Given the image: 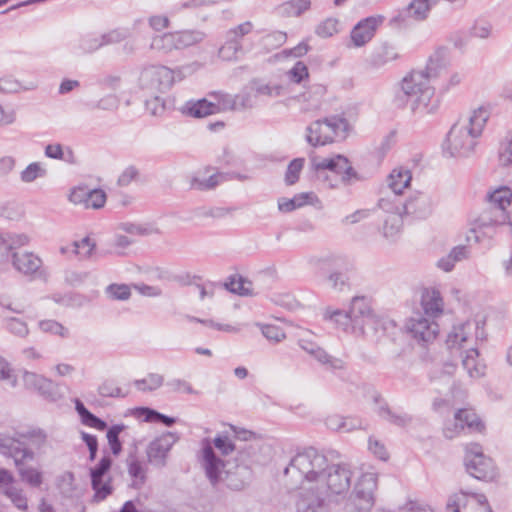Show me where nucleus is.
Masks as SVG:
<instances>
[{"instance_id": "0eeeda50", "label": "nucleus", "mask_w": 512, "mask_h": 512, "mask_svg": "<svg viewBox=\"0 0 512 512\" xmlns=\"http://www.w3.org/2000/svg\"><path fill=\"white\" fill-rule=\"evenodd\" d=\"M507 219L506 212L487 206L472 223L466 237L467 241L473 239L475 243H479L482 236L491 237L495 233V228L506 224Z\"/></svg>"}, {"instance_id": "4468645a", "label": "nucleus", "mask_w": 512, "mask_h": 512, "mask_svg": "<svg viewBox=\"0 0 512 512\" xmlns=\"http://www.w3.org/2000/svg\"><path fill=\"white\" fill-rule=\"evenodd\" d=\"M432 197L423 192H415L403 203V214L411 215L416 219H425L433 211Z\"/></svg>"}, {"instance_id": "6ab92c4d", "label": "nucleus", "mask_w": 512, "mask_h": 512, "mask_svg": "<svg viewBox=\"0 0 512 512\" xmlns=\"http://www.w3.org/2000/svg\"><path fill=\"white\" fill-rule=\"evenodd\" d=\"M298 345L301 349H303L308 354L313 356L320 363L328 364L334 370H340L344 368V363L342 360L330 356L324 349H322L316 343L310 340L300 339L298 341Z\"/></svg>"}, {"instance_id": "c03bdc74", "label": "nucleus", "mask_w": 512, "mask_h": 512, "mask_svg": "<svg viewBox=\"0 0 512 512\" xmlns=\"http://www.w3.org/2000/svg\"><path fill=\"white\" fill-rule=\"evenodd\" d=\"M325 319L335 322V324L344 331H347L350 326L352 327V315L350 311L335 310L331 313L327 311L325 313Z\"/></svg>"}, {"instance_id": "a878e982", "label": "nucleus", "mask_w": 512, "mask_h": 512, "mask_svg": "<svg viewBox=\"0 0 512 512\" xmlns=\"http://www.w3.org/2000/svg\"><path fill=\"white\" fill-rule=\"evenodd\" d=\"M313 200H317V196L314 192H302L296 194L293 198H280L278 200V209L281 212L289 213L297 208H301L308 203H313Z\"/></svg>"}, {"instance_id": "f257e3e1", "label": "nucleus", "mask_w": 512, "mask_h": 512, "mask_svg": "<svg viewBox=\"0 0 512 512\" xmlns=\"http://www.w3.org/2000/svg\"><path fill=\"white\" fill-rule=\"evenodd\" d=\"M446 48H439L430 56L424 70H413L402 81V94L410 102L415 115L435 114L440 107V98L430 81L440 76L445 69Z\"/></svg>"}, {"instance_id": "09e8293b", "label": "nucleus", "mask_w": 512, "mask_h": 512, "mask_svg": "<svg viewBox=\"0 0 512 512\" xmlns=\"http://www.w3.org/2000/svg\"><path fill=\"white\" fill-rule=\"evenodd\" d=\"M338 25V19L327 18L317 26L315 33L322 38L332 37L334 34L338 33Z\"/></svg>"}, {"instance_id": "5701e85b", "label": "nucleus", "mask_w": 512, "mask_h": 512, "mask_svg": "<svg viewBox=\"0 0 512 512\" xmlns=\"http://www.w3.org/2000/svg\"><path fill=\"white\" fill-rule=\"evenodd\" d=\"M182 111L188 116L203 118L219 113L220 107L219 105H216V103L210 102L206 98H202L197 101H188Z\"/></svg>"}, {"instance_id": "1a4fd4ad", "label": "nucleus", "mask_w": 512, "mask_h": 512, "mask_svg": "<svg viewBox=\"0 0 512 512\" xmlns=\"http://www.w3.org/2000/svg\"><path fill=\"white\" fill-rule=\"evenodd\" d=\"M113 460L109 455H104L100 461L90 468L91 487L94 490V499L102 501L113 492L111 477L108 473L112 467Z\"/></svg>"}, {"instance_id": "3c124183", "label": "nucleus", "mask_w": 512, "mask_h": 512, "mask_svg": "<svg viewBox=\"0 0 512 512\" xmlns=\"http://www.w3.org/2000/svg\"><path fill=\"white\" fill-rule=\"evenodd\" d=\"M164 378L160 374L150 373L147 379L136 380L135 385L143 391H153L162 386Z\"/></svg>"}, {"instance_id": "e2e57ef3", "label": "nucleus", "mask_w": 512, "mask_h": 512, "mask_svg": "<svg viewBox=\"0 0 512 512\" xmlns=\"http://www.w3.org/2000/svg\"><path fill=\"white\" fill-rule=\"evenodd\" d=\"M98 393L102 397H125L126 394L122 393L121 388L115 386L113 381L107 380L103 382L99 388Z\"/></svg>"}, {"instance_id": "c9c22d12", "label": "nucleus", "mask_w": 512, "mask_h": 512, "mask_svg": "<svg viewBox=\"0 0 512 512\" xmlns=\"http://www.w3.org/2000/svg\"><path fill=\"white\" fill-rule=\"evenodd\" d=\"M126 426L124 424H115L107 429V440L113 455L118 456L122 452V442L119 435Z\"/></svg>"}, {"instance_id": "338daca9", "label": "nucleus", "mask_w": 512, "mask_h": 512, "mask_svg": "<svg viewBox=\"0 0 512 512\" xmlns=\"http://www.w3.org/2000/svg\"><path fill=\"white\" fill-rule=\"evenodd\" d=\"M287 40V35L282 31H274L263 37L265 45L277 48L282 46Z\"/></svg>"}, {"instance_id": "6e6552de", "label": "nucleus", "mask_w": 512, "mask_h": 512, "mask_svg": "<svg viewBox=\"0 0 512 512\" xmlns=\"http://www.w3.org/2000/svg\"><path fill=\"white\" fill-rule=\"evenodd\" d=\"M352 477L353 471L349 464H327L318 481L325 483L331 494L341 495L349 491Z\"/></svg>"}, {"instance_id": "aec40b11", "label": "nucleus", "mask_w": 512, "mask_h": 512, "mask_svg": "<svg viewBox=\"0 0 512 512\" xmlns=\"http://www.w3.org/2000/svg\"><path fill=\"white\" fill-rule=\"evenodd\" d=\"M306 141L313 147L323 146L334 142V133L326 130L324 119L312 122L306 128Z\"/></svg>"}, {"instance_id": "423d86ee", "label": "nucleus", "mask_w": 512, "mask_h": 512, "mask_svg": "<svg viewBox=\"0 0 512 512\" xmlns=\"http://www.w3.org/2000/svg\"><path fill=\"white\" fill-rule=\"evenodd\" d=\"M377 487V476L374 473L362 474L354 487L352 496L346 504L348 512H368L374 505L373 492Z\"/></svg>"}, {"instance_id": "9b49d317", "label": "nucleus", "mask_w": 512, "mask_h": 512, "mask_svg": "<svg viewBox=\"0 0 512 512\" xmlns=\"http://www.w3.org/2000/svg\"><path fill=\"white\" fill-rule=\"evenodd\" d=\"M0 454L12 458L16 469L35 459V453L27 443L13 437H0Z\"/></svg>"}, {"instance_id": "7ed1b4c3", "label": "nucleus", "mask_w": 512, "mask_h": 512, "mask_svg": "<svg viewBox=\"0 0 512 512\" xmlns=\"http://www.w3.org/2000/svg\"><path fill=\"white\" fill-rule=\"evenodd\" d=\"M256 452L255 445L245 444L240 447L233 461L228 460V467L223 476V482L228 489L242 491L251 484L254 478L252 466L258 462Z\"/></svg>"}, {"instance_id": "864d4df0", "label": "nucleus", "mask_w": 512, "mask_h": 512, "mask_svg": "<svg viewBox=\"0 0 512 512\" xmlns=\"http://www.w3.org/2000/svg\"><path fill=\"white\" fill-rule=\"evenodd\" d=\"M8 331L18 337H26L29 333L27 324L15 317L5 319Z\"/></svg>"}, {"instance_id": "79ce46f5", "label": "nucleus", "mask_w": 512, "mask_h": 512, "mask_svg": "<svg viewBox=\"0 0 512 512\" xmlns=\"http://www.w3.org/2000/svg\"><path fill=\"white\" fill-rule=\"evenodd\" d=\"M96 243L86 236L80 241H74L72 243V254L79 255L81 258L88 259L91 257Z\"/></svg>"}, {"instance_id": "ddd939ff", "label": "nucleus", "mask_w": 512, "mask_h": 512, "mask_svg": "<svg viewBox=\"0 0 512 512\" xmlns=\"http://www.w3.org/2000/svg\"><path fill=\"white\" fill-rule=\"evenodd\" d=\"M454 419V430L449 427L444 430L447 438H453L455 433H459L464 428H468L471 432H482L485 429L484 423L472 409H459L455 413Z\"/></svg>"}, {"instance_id": "37998d69", "label": "nucleus", "mask_w": 512, "mask_h": 512, "mask_svg": "<svg viewBox=\"0 0 512 512\" xmlns=\"http://www.w3.org/2000/svg\"><path fill=\"white\" fill-rule=\"evenodd\" d=\"M105 293L112 300L125 301L131 297V289L127 284L112 283L106 287Z\"/></svg>"}, {"instance_id": "774afa93", "label": "nucleus", "mask_w": 512, "mask_h": 512, "mask_svg": "<svg viewBox=\"0 0 512 512\" xmlns=\"http://www.w3.org/2000/svg\"><path fill=\"white\" fill-rule=\"evenodd\" d=\"M138 175L139 171L135 166H128L118 177L117 184L121 187H126L135 180Z\"/></svg>"}, {"instance_id": "8fccbe9b", "label": "nucleus", "mask_w": 512, "mask_h": 512, "mask_svg": "<svg viewBox=\"0 0 512 512\" xmlns=\"http://www.w3.org/2000/svg\"><path fill=\"white\" fill-rule=\"evenodd\" d=\"M39 328L44 333L59 335L62 338H66L69 335L68 329L56 320H42L39 322Z\"/></svg>"}, {"instance_id": "cd10ccee", "label": "nucleus", "mask_w": 512, "mask_h": 512, "mask_svg": "<svg viewBox=\"0 0 512 512\" xmlns=\"http://www.w3.org/2000/svg\"><path fill=\"white\" fill-rule=\"evenodd\" d=\"M74 404L75 410L78 413L82 424L97 429L99 431H104L107 429V423L101 418L94 415L92 412H90L80 399H74Z\"/></svg>"}, {"instance_id": "b1692460", "label": "nucleus", "mask_w": 512, "mask_h": 512, "mask_svg": "<svg viewBox=\"0 0 512 512\" xmlns=\"http://www.w3.org/2000/svg\"><path fill=\"white\" fill-rule=\"evenodd\" d=\"M352 315V329L356 331L357 326L370 315L373 310L371 309L370 300L365 296H356L352 299L350 309Z\"/></svg>"}, {"instance_id": "13d9d810", "label": "nucleus", "mask_w": 512, "mask_h": 512, "mask_svg": "<svg viewBox=\"0 0 512 512\" xmlns=\"http://www.w3.org/2000/svg\"><path fill=\"white\" fill-rule=\"evenodd\" d=\"M106 202V193L99 188L91 190L89 199L85 203L86 208L99 209L104 206Z\"/></svg>"}, {"instance_id": "a19ab883", "label": "nucleus", "mask_w": 512, "mask_h": 512, "mask_svg": "<svg viewBox=\"0 0 512 512\" xmlns=\"http://www.w3.org/2000/svg\"><path fill=\"white\" fill-rule=\"evenodd\" d=\"M402 216L403 214L394 213L384 220L383 235L385 238H393L400 232L403 223Z\"/></svg>"}, {"instance_id": "680f3d73", "label": "nucleus", "mask_w": 512, "mask_h": 512, "mask_svg": "<svg viewBox=\"0 0 512 512\" xmlns=\"http://www.w3.org/2000/svg\"><path fill=\"white\" fill-rule=\"evenodd\" d=\"M5 494L11 499L12 503L20 510H27L28 504L27 499L22 493L15 487L9 486L5 490Z\"/></svg>"}, {"instance_id": "39448f33", "label": "nucleus", "mask_w": 512, "mask_h": 512, "mask_svg": "<svg viewBox=\"0 0 512 512\" xmlns=\"http://www.w3.org/2000/svg\"><path fill=\"white\" fill-rule=\"evenodd\" d=\"M311 169L318 170L323 174V170H328L335 173L338 182L344 186H350L355 182L362 181L363 178L351 166L349 159L342 155L337 154L331 158H324L318 160L316 157L311 158Z\"/></svg>"}, {"instance_id": "a211bd4d", "label": "nucleus", "mask_w": 512, "mask_h": 512, "mask_svg": "<svg viewBox=\"0 0 512 512\" xmlns=\"http://www.w3.org/2000/svg\"><path fill=\"white\" fill-rule=\"evenodd\" d=\"M408 329L415 339L423 343L432 342L439 332V326L435 321H430L420 315L410 319Z\"/></svg>"}, {"instance_id": "7c9ffc66", "label": "nucleus", "mask_w": 512, "mask_h": 512, "mask_svg": "<svg viewBox=\"0 0 512 512\" xmlns=\"http://www.w3.org/2000/svg\"><path fill=\"white\" fill-rule=\"evenodd\" d=\"M387 324L388 320L372 312L365 319H363V321H361L356 330H358L362 335L367 334L368 331L376 334L380 331L385 332L387 330Z\"/></svg>"}, {"instance_id": "69168bd1", "label": "nucleus", "mask_w": 512, "mask_h": 512, "mask_svg": "<svg viewBox=\"0 0 512 512\" xmlns=\"http://www.w3.org/2000/svg\"><path fill=\"white\" fill-rule=\"evenodd\" d=\"M91 190L92 189L88 188L87 186H79L77 188H74L70 193L69 199L74 204L85 205L87 199H89Z\"/></svg>"}, {"instance_id": "4d7b16f0", "label": "nucleus", "mask_w": 512, "mask_h": 512, "mask_svg": "<svg viewBox=\"0 0 512 512\" xmlns=\"http://www.w3.org/2000/svg\"><path fill=\"white\" fill-rule=\"evenodd\" d=\"M253 29V24L250 21H246L238 26L229 29L226 32V37L233 41H240L245 35L249 34Z\"/></svg>"}, {"instance_id": "58836bf2", "label": "nucleus", "mask_w": 512, "mask_h": 512, "mask_svg": "<svg viewBox=\"0 0 512 512\" xmlns=\"http://www.w3.org/2000/svg\"><path fill=\"white\" fill-rule=\"evenodd\" d=\"M41 383L37 392L44 399L50 402H56L61 397L58 385L52 380L43 377Z\"/></svg>"}, {"instance_id": "c756f323", "label": "nucleus", "mask_w": 512, "mask_h": 512, "mask_svg": "<svg viewBox=\"0 0 512 512\" xmlns=\"http://www.w3.org/2000/svg\"><path fill=\"white\" fill-rule=\"evenodd\" d=\"M137 447L129 452L127 457L128 473L135 480L133 486L139 487L146 482V475L141 462L137 458Z\"/></svg>"}, {"instance_id": "72a5a7b5", "label": "nucleus", "mask_w": 512, "mask_h": 512, "mask_svg": "<svg viewBox=\"0 0 512 512\" xmlns=\"http://www.w3.org/2000/svg\"><path fill=\"white\" fill-rule=\"evenodd\" d=\"M378 415L389 423L399 427H405L412 421V417L410 415L407 413L397 414L392 411L387 404L379 407Z\"/></svg>"}, {"instance_id": "4be33fe9", "label": "nucleus", "mask_w": 512, "mask_h": 512, "mask_svg": "<svg viewBox=\"0 0 512 512\" xmlns=\"http://www.w3.org/2000/svg\"><path fill=\"white\" fill-rule=\"evenodd\" d=\"M421 306L425 315L437 317L443 312V300L441 294L435 289H424L421 295Z\"/></svg>"}, {"instance_id": "473e14b6", "label": "nucleus", "mask_w": 512, "mask_h": 512, "mask_svg": "<svg viewBox=\"0 0 512 512\" xmlns=\"http://www.w3.org/2000/svg\"><path fill=\"white\" fill-rule=\"evenodd\" d=\"M229 173L224 172H216L213 175L209 176L207 179H200L198 177H194L191 181L192 187L204 191L214 189L220 183L229 180Z\"/></svg>"}, {"instance_id": "f704fd0d", "label": "nucleus", "mask_w": 512, "mask_h": 512, "mask_svg": "<svg viewBox=\"0 0 512 512\" xmlns=\"http://www.w3.org/2000/svg\"><path fill=\"white\" fill-rule=\"evenodd\" d=\"M205 33L200 30H183L176 32V44L180 49L200 43L205 38Z\"/></svg>"}, {"instance_id": "ea45409f", "label": "nucleus", "mask_w": 512, "mask_h": 512, "mask_svg": "<svg viewBox=\"0 0 512 512\" xmlns=\"http://www.w3.org/2000/svg\"><path fill=\"white\" fill-rule=\"evenodd\" d=\"M17 471L21 480L32 487H39L43 482L42 473L35 468L27 467L26 464L18 467Z\"/></svg>"}, {"instance_id": "9d476101", "label": "nucleus", "mask_w": 512, "mask_h": 512, "mask_svg": "<svg viewBox=\"0 0 512 512\" xmlns=\"http://www.w3.org/2000/svg\"><path fill=\"white\" fill-rule=\"evenodd\" d=\"M202 459L201 465L204 468L205 475L213 487H216L223 481L222 474L225 475V470L228 467V460H222L214 451L209 439L202 441Z\"/></svg>"}, {"instance_id": "49530a36", "label": "nucleus", "mask_w": 512, "mask_h": 512, "mask_svg": "<svg viewBox=\"0 0 512 512\" xmlns=\"http://www.w3.org/2000/svg\"><path fill=\"white\" fill-rule=\"evenodd\" d=\"M151 47L156 49H163L165 51L180 49L178 44H176V32L165 33L162 36L154 38Z\"/></svg>"}, {"instance_id": "f8f14e48", "label": "nucleus", "mask_w": 512, "mask_h": 512, "mask_svg": "<svg viewBox=\"0 0 512 512\" xmlns=\"http://www.w3.org/2000/svg\"><path fill=\"white\" fill-rule=\"evenodd\" d=\"M178 440L179 436L176 432H165L155 438L146 450L148 461L154 466L164 467L169 451Z\"/></svg>"}, {"instance_id": "f03ea898", "label": "nucleus", "mask_w": 512, "mask_h": 512, "mask_svg": "<svg viewBox=\"0 0 512 512\" xmlns=\"http://www.w3.org/2000/svg\"><path fill=\"white\" fill-rule=\"evenodd\" d=\"M487 119V112L480 108L469 117L468 124H454L447 135L450 156H471L477 145V138L481 136Z\"/></svg>"}, {"instance_id": "2eb2a0df", "label": "nucleus", "mask_w": 512, "mask_h": 512, "mask_svg": "<svg viewBox=\"0 0 512 512\" xmlns=\"http://www.w3.org/2000/svg\"><path fill=\"white\" fill-rule=\"evenodd\" d=\"M383 16H370L360 20L352 29L350 37L355 47H362L374 36L376 29L383 23Z\"/></svg>"}, {"instance_id": "20e7f679", "label": "nucleus", "mask_w": 512, "mask_h": 512, "mask_svg": "<svg viewBox=\"0 0 512 512\" xmlns=\"http://www.w3.org/2000/svg\"><path fill=\"white\" fill-rule=\"evenodd\" d=\"M328 459L314 447L298 452L284 469V474L297 475L300 481H318L327 466Z\"/></svg>"}, {"instance_id": "c85d7f7f", "label": "nucleus", "mask_w": 512, "mask_h": 512, "mask_svg": "<svg viewBox=\"0 0 512 512\" xmlns=\"http://www.w3.org/2000/svg\"><path fill=\"white\" fill-rule=\"evenodd\" d=\"M512 192L508 187H500L486 196L489 207L506 212V208L511 204Z\"/></svg>"}, {"instance_id": "4c0bfd02", "label": "nucleus", "mask_w": 512, "mask_h": 512, "mask_svg": "<svg viewBox=\"0 0 512 512\" xmlns=\"http://www.w3.org/2000/svg\"><path fill=\"white\" fill-rule=\"evenodd\" d=\"M304 164V158H295L288 164L284 177L287 186H292L298 182Z\"/></svg>"}, {"instance_id": "052dcab7", "label": "nucleus", "mask_w": 512, "mask_h": 512, "mask_svg": "<svg viewBox=\"0 0 512 512\" xmlns=\"http://www.w3.org/2000/svg\"><path fill=\"white\" fill-rule=\"evenodd\" d=\"M128 37V32L126 30L115 29L109 31L108 33L102 34L100 39L102 41V45H110L119 43L125 40Z\"/></svg>"}, {"instance_id": "dca6fc26", "label": "nucleus", "mask_w": 512, "mask_h": 512, "mask_svg": "<svg viewBox=\"0 0 512 512\" xmlns=\"http://www.w3.org/2000/svg\"><path fill=\"white\" fill-rule=\"evenodd\" d=\"M466 471L482 481H493L497 477V468L490 457L478 456L477 459H464Z\"/></svg>"}, {"instance_id": "a18cd8bd", "label": "nucleus", "mask_w": 512, "mask_h": 512, "mask_svg": "<svg viewBox=\"0 0 512 512\" xmlns=\"http://www.w3.org/2000/svg\"><path fill=\"white\" fill-rule=\"evenodd\" d=\"M242 50L243 47L240 41H233L226 37L225 43L219 49V55L226 60L237 59V54Z\"/></svg>"}, {"instance_id": "393cba45", "label": "nucleus", "mask_w": 512, "mask_h": 512, "mask_svg": "<svg viewBox=\"0 0 512 512\" xmlns=\"http://www.w3.org/2000/svg\"><path fill=\"white\" fill-rule=\"evenodd\" d=\"M412 180L411 172L406 169H394L388 177V188L393 197H400L403 190L410 185Z\"/></svg>"}, {"instance_id": "e433bc0d", "label": "nucleus", "mask_w": 512, "mask_h": 512, "mask_svg": "<svg viewBox=\"0 0 512 512\" xmlns=\"http://www.w3.org/2000/svg\"><path fill=\"white\" fill-rule=\"evenodd\" d=\"M403 203L399 197L394 198L393 193L380 198L378 200V207L388 213L389 215H393L394 213L403 214Z\"/></svg>"}, {"instance_id": "f3484780", "label": "nucleus", "mask_w": 512, "mask_h": 512, "mask_svg": "<svg viewBox=\"0 0 512 512\" xmlns=\"http://www.w3.org/2000/svg\"><path fill=\"white\" fill-rule=\"evenodd\" d=\"M140 80L151 88H168L173 83V72L165 66L153 65L142 71Z\"/></svg>"}, {"instance_id": "bf43d9fd", "label": "nucleus", "mask_w": 512, "mask_h": 512, "mask_svg": "<svg viewBox=\"0 0 512 512\" xmlns=\"http://www.w3.org/2000/svg\"><path fill=\"white\" fill-rule=\"evenodd\" d=\"M263 336L269 341L280 342L285 338V333L282 328L276 325H263L261 327Z\"/></svg>"}, {"instance_id": "bb28decb", "label": "nucleus", "mask_w": 512, "mask_h": 512, "mask_svg": "<svg viewBox=\"0 0 512 512\" xmlns=\"http://www.w3.org/2000/svg\"><path fill=\"white\" fill-rule=\"evenodd\" d=\"M437 0H412L404 10L407 17L416 21H424L428 18L429 13Z\"/></svg>"}, {"instance_id": "2f4dec72", "label": "nucleus", "mask_w": 512, "mask_h": 512, "mask_svg": "<svg viewBox=\"0 0 512 512\" xmlns=\"http://www.w3.org/2000/svg\"><path fill=\"white\" fill-rule=\"evenodd\" d=\"M324 122L326 124V130L330 133H334V139L338 137L345 139L347 137L350 125L346 118L333 115L324 118Z\"/></svg>"}, {"instance_id": "de8ad7c7", "label": "nucleus", "mask_w": 512, "mask_h": 512, "mask_svg": "<svg viewBox=\"0 0 512 512\" xmlns=\"http://www.w3.org/2000/svg\"><path fill=\"white\" fill-rule=\"evenodd\" d=\"M46 170L41 167L39 162L30 163L22 172H21V180L24 183H30L36 180L37 178L44 177L46 175Z\"/></svg>"}, {"instance_id": "412c9836", "label": "nucleus", "mask_w": 512, "mask_h": 512, "mask_svg": "<svg viewBox=\"0 0 512 512\" xmlns=\"http://www.w3.org/2000/svg\"><path fill=\"white\" fill-rule=\"evenodd\" d=\"M12 264L19 272L25 275H33L42 266V260L31 252H13Z\"/></svg>"}, {"instance_id": "603ef678", "label": "nucleus", "mask_w": 512, "mask_h": 512, "mask_svg": "<svg viewBox=\"0 0 512 512\" xmlns=\"http://www.w3.org/2000/svg\"><path fill=\"white\" fill-rule=\"evenodd\" d=\"M214 447L223 455L227 456L235 450H239L235 443L227 435H217L213 439Z\"/></svg>"}, {"instance_id": "6e6d98bb", "label": "nucleus", "mask_w": 512, "mask_h": 512, "mask_svg": "<svg viewBox=\"0 0 512 512\" xmlns=\"http://www.w3.org/2000/svg\"><path fill=\"white\" fill-rule=\"evenodd\" d=\"M251 88L255 91V95L279 96L282 92V87L279 85L270 86L260 81H253Z\"/></svg>"}, {"instance_id": "5fc2aeb1", "label": "nucleus", "mask_w": 512, "mask_h": 512, "mask_svg": "<svg viewBox=\"0 0 512 512\" xmlns=\"http://www.w3.org/2000/svg\"><path fill=\"white\" fill-rule=\"evenodd\" d=\"M327 281L332 289L343 291L348 286L349 277L344 272L334 271L328 275Z\"/></svg>"}, {"instance_id": "0e129e2a", "label": "nucleus", "mask_w": 512, "mask_h": 512, "mask_svg": "<svg viewBox=\"0 0 512 512\" xmlns=\"http://www.w3.org/2000/svg\"><path fill=\"white\" fill-rule=\"evenodd\" d=\"M146 110L153 116H160L164 113L165 102L158 96L145 101Z\"/></svg>"}]
</instances>
